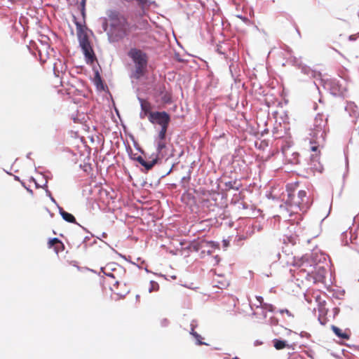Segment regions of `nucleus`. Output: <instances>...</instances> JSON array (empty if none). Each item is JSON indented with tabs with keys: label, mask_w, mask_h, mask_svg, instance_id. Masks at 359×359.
I'll use <instances>...</instances> for the list:
<instances>
[{
	"label": "nucleus",
	"mask_w": 359,
	"mask_h": 359,
	"mask_svg": "<svg viewBox=\"0 0 359 359\" xmlns=\"http://www.w3.org/2000/svg\"><path fill=\"white\" fill-rule=\"evenodd\" d=\"M102 27L112 42L119 41L128 36L132 29L126 16L114 10L108 11L107 18L104 20Z\"/></svg>",
	"instance_id": "1"
},
{
	"label": "nucleus",
	"mask_w": 359,
	"mask_h": 359,
	"mask_svg": "<svg viewBox=\"0 0 359 359\" xmlns=\"http://www.w3.org/2000/svg\"><path fill=\"white\" fill-rule=\"evenodd\" d=\"M117 266H118L115 263H109L101 267V271L107 276L104 279V283L114 293L123 297L128 294V291L126 289L118 290L119 280L118 279Z\"/></svg>",
	"instance_id": "2"
},
{
	"label": "nucleus",
	"mask_w": 359,
	"mask_h": 359,
	"mask_svg": "<svg viewBox=\"0 0 359 359\" xmlns=\"http://www.w3.org/2000/svg\"><path fill=\"white\" fill-rule=\"evenodd\" d=\"M76 34L80 46L86 57L88 63H93L95 60V55L90 45L86 31L79 22H76Z\"/></svg>",
	"instance_id": "3"
},
{
	"label": "nucleus",
	"mask_w": 359,
	"mask_h": 359,
	"mask_svg": "<svg viewBox=\"0 0 359 359\" xmlns=\"http://www.w3.org/2000/svg\"><path fill=\"white\" fill-rule=\"evenodd\" d=\"M287 202L291 208H294L293 211L297 212V210L306 212L310 206L311 202L306 196V192L304 190L299 191L296 196L293 193H288Z\"/></svg>",
	"instance_id": "4"
},
{
	"label": "nucleus",
	"mask_w": 359,
	"mask_h": 359,
	"mask_svg": "<svg viewBox=\"0 0 359 359\" xmlns=\"http://www.w3.org/2000/svg\"><path fill=\"white\" fill-rule=\"evenodd\" d=\"M149 121L153 124H158L162 127H168L170 117L165 111H154L149 114Z\"/></svg>",
	"instance_id": "5"
},
{
	"label": "nucleus",
	"mask_w": 359,
	"mask_h": 359,
	"mask_svg": "<svg viewBox=\"0 0 359 359\" xmlns=\"http://www.w3.org/2000/svg\"><path fill=\"white\" fill-rule=\"evenodd\" d=\"M128 56L134 62L135 66H147V55L141 50L131 48L128 52Z\"/></svg>",
	"instance_id": "6"
},
{
	"label": "nucleus",
	"mask_w": 359,
	"mask_h": 359,
	"mask_svg": "<svg viewBox=\"0 0 359 359\" xmlns=\"http://www.w3.org/2000/svg\"><path fill=\"white\" fill-rule=\"evenodd\" d=\"M139 101L141 107V112L140 114V117L141 118H144L145 117H149V114L154 113L151 111V103L142 98H139Z\"/></svg>",
	"instance_id": "7"
},
{
	"label": "nucleus",
	"mask_w": 359,
	"mask_h": 359,
	"mask_svg": "<svg viewBox=\"0 0 359 359\" xmlns=\"http://www.w3.org/2000/svg\"><path fill=\"white\" fill-rule=\"evenodd\" d=\"M212 284L214 287L219 289H224L229 285L228 280L222 275L215 274L212 278Z\"/></svg>",
	"instance_id": "8"
},
{
	"label": "nucleus",
	"mask_w": 359,
	"mask_h": 359,
	"mask_svg": "<svg viewBox=\"0 0 359 359\" xmlns=\"http://www.w3.org/2000/svg\"><path fill=\"white\" fill-rule=\"evenodd\" d=\"M157 147V157L156 158H163L168 156V149L166 140H156Z\"/></svg>",
	"instance_id": "9"
},
{
	"label": "nucleus",
	"mask_w": 359,
	"mask_h": 359,
	"mask_svg": "<svg viewBox=\"0 0 359 359\" xmlns=\"http://www.w3.org/2000/svg\"><path fill=\"white\" fill-rule=\"evenodd\" d=\"M48 248H54L56 253L62 252L65 250V245L63 243L57 238H51L48 242Z\"/></svg>",
	"instance_id": "10"
},
{
	"label": "nucleus",
	"mask_w": 359,
	"mask_h": 359,
	"mask_svg": "<svg viewBox=\"0 0 359 359\" xmlns=\"http://www.w3.org/2000/svg\"><path fill=\"white\" fill-rule=\"evenodd\" d=\"M327 126V120H323L322 116H318L315 118V130L317 132L325 133Z\"/></svg>",
	"instance_id": "11"
},
{
	"label": "nucleus",
	"mask_w": 359,
	"mask_h": 359,
	"mask_svg": "<svg viewBox=\"0 0 359 359\" xmlns=\"http://www.w3.org/2000/svg\"><path fill=\"white\" fill-rule=\"evenodd\" d=\"M158 96H161V99L164 104L171 102L172 95L171 93L165 90L164 86H160L158 89Z\"/></svg>",
	"instance_id": "12"
},
{
	"label": "nucleus",
	"mask_w": 359,
	"mask_h": 359,
	"mask_svg": "<svg viewBox=\"0 0 359 359\" xmlns=\"http://www.w3.org/2000/svg\"><path fill=\"white\" fill-rule=\"evenodd\" d=\"M137 161L139 162L142 166H144L147 170H149L157 163V158H155L151 161L147 162L144 161V159L142 156H138L137 158Z\"/></svg>",
	"instance_id": "13"
},
{
	"label": "nucleus",
	"mask_w": 359,
	"mask_h": 359,
	"mask_svg": "<svg viewBox=\"0 0 359 359\" xmlns=\"http://www.w3.org/2000/svg\"><path fill=\"white\" fill-rule=\"evenodd\" d=\"M332 330L337 337L342 339H348L350 337V335L346 332L342 331V330L335 325L332 326Z\"/></svg>",
	"instance_id": "14"
},
{
	"label": "nucleus",
	"mask_w": 359,
	"mask_h": 359,
	"mask_svg": "<svg viewBox=\"0 0 359 359\" xmlns=\"http://www.w3.org/2000/svg\"><path fill=\"white\" fill-rule=\"evenodd\" d=\"M199 192L201 194L202 202L209 201L210 199L215 200V192L205 190H201Z\"/></svg>",
	"instance_id": "15"
},
{
	"label": "nucleus",
	"mask_w": 359,
	"mask_h": 359,
	"mask_svg": "<svg viewBox=\"0 0 359 359\" xmlns=\"http://www.w3.org/2000/svg\"><path fill=\"white\" fill-rule=\"evenodd\" d=\"M60 213L62 217L63 218V219H65V221L70 222V223H76L74 216L73 215H72L71 213H69L62 209H60Z\"/></svg>",
	"instance_id": "16"
},
{
	"label": "nucleus",
	"mask_w": 359,
	"mask_h": 359,
	"mask_svg": "<svg viewBox=\"0 0 359 359\" xmlns=\"http://www.w3.org/2000/svg\"><path fill=\"white\" fill-rule=\"evenodd\" d=\"M147 66H135L134 76L139 79L146 72Z\"/></svg>",
	"instance_id": "17"
},
{
	"label": "nucleus",
	"mask_w": 359,
	"mask_h": 359,
	"mask_svg": "<svg viewBox=\"0 0 359 359\" xmlns=\"http://www.w3.org/2000/svg\"><path fill=\"white\" fill-rule=\"evenodd\" d=\"M273 346L277 350H281L287 346L285 341L275 339L273 340Z\"/></svg>",
	"instance_id": "18"
},
{
	"label": "nucleus",
	"mask_w": 359,
	"mask_h": 359,
	"mask_svg": "<svg viewBox=\"0 0 359 359\" xmlns=\"http://www.w3.org/2000/svg\"><path fill=\"white\" fill-rule=\"evenodd\" d=\"M311 150L315 152V154L311 156V161H318L319 160L320 151L318 149V145L314 144L311 146Z\"/></svg>",
	"instance_id": "19"
},
{
	"label": "nucleus",
	"mask_w": 359,
	"mask_h": 359,
	"mask_svg": "<svg viewBox=\"0 0 359 359\" xmlns=\"http://www.w3.org/2000/svg\"><path fill=\"white\" fill-rule=\"evenodd\" d=\"M168 127H162L158 133V137L156 140H166L165 136Z\"/></svg>",
	"instance_id": "20"
},
{
	"label": "nucleus",
	"mask_w": 359,
	"mask_h": 359,
	"mask_svg": "<svg viewBox=\"0 0 359 359\" xmlns=\"http://www.w3.org/2000/svg\"><path fill=\"white\" fill-rule=\"evenodd\" d=\"M125 2L127 3H131L133 1H135L138 6L140 7H144L146 5H147L149 0H123Z\"/></svg>",
	"instance_id": "21"
},
{
	"label": "nucleus",
	"mask_w": 359,
	"mask_h": 359,
	"mask_svg": "<svg viewBox=\"0 0 359 359\" xmlns=\"http://www.w3.org/2000/svg\"><path fill=\"white\" fill-rule=\"evenodd\" d=\"M149 284H150V287L148 289L149 292L158 290L159 285L157 282L151 280V281H150Z\"/></svg>",
	"instance_id": "22"
},
{
	"label": "nucleus",
	"mask_w": 359,
	"mask_h": 359,
	"mask_svg": "<svg viewBox=\"0 0 359 359\" xmlns=\"http://www.w3.org/2000/svg\"><path fill=\"white\" fill-rule=\"evenodd\" d=\"M307 263L304 261L302 262V264L300 265L302 268L301 271H303L304 272H307L308 274H309L310 273H312L313 272V265H310L309 267L310 269H307L305 266H307Z\"/></svg>",
	"instance_id": "23"
},
{
	"label": "nucleus",
	"mask_w": 359,
	"mask_h": 359,
	"mask_svg": "<svg viewBox=\"0 0 359 359\" xmlns=\"http://www.w3.org/2000/svg\"><path fill=\"white\" fill-rule=\"evenodd\" d=\"M194 338L196 339L197 341V344L198 345H203V344H205L204 342L201 341V339H202L201 336L200 334H198V333H194Z\"/></svg>",
	"instance_id": "24"
},
{
	"label": "nucleus",
	"mask_w": 359,
	"mask_h": 359,
	"mask_svg": "<svg viewBox=\"0 0 359 359\" xmlns=\"http://www.w3.org/2000/svg\"><path fill=\"white\" fill-rule=\"evenodd\" d=\"M262 307L264 309H268L269 311H273V309H274V307L273 305L271 304H266L264 303V305L262 306Z\"/></svg>",
	"instance_id": "25"
},
{
	"label": "nucleus",
	"mask_w": 359,
	"mask_h": 359,
	"mask_svg": "<svg viewBox=\"0 0 359 359\" xmlns=\"http://www.w3.org/2000/svg\"><path fill=\"white\" fill-rule=\"evenodd\" d=\"M126 289L128 291V293L129 292L128 287L126 285V284L122 283L119 281V285H118V290H125Z\"/></svg>",
	"instance_id": "26"
},
{
	"label": "nucleus",
	"mask_w": 359,
	"mask_h": 359,
	"mask_svg": "<svg viewBox=\"0 0 359 359\" xmlns=\"http://www.w3.org/2000/svg\"><path fill=\"white\" fill-rule=\"evenodd\" d=\"M257 301L260 303L261 306H262L264 305V299L262 297L258 296L256 297Z\"/></svg>",
	"instance_id": "27"
},
{
	"label": "nucleus",
	"mask_w": 359,
	"mask_h": 359,
	"mask_svg": "<svg viewBox=\"0 0 359 359\" xmlns=\"http://www.w3.org/2000/svg\"><path fill=\"white\" fill-rule=\"evenodd\" d=\"M226 187L229 189H235L233 185V183L232 182H229L228 183H226Z\"/></svg>",
	"instance_id": "28"
},
{
	"label": "nucleus",
	"mask_w": 359,
	"mask_h": 359,
	"mask_svg": "<svg viewBox=\"0 0 359 359\" xmlns=\"http://www.w3.org/2000/svg\"><path fill=\"white\" fill-rule=\"evenodd\" d=\"M280 312L281 313H285L287 314L288 316H292L291 313L287 309L280 310Z\"/></svg>",
	"instance_id": "29"
},
{
	"label": "nucleus",
	"mask_w": 359,
	"mask_h": 359,
	"mask_svg": "<svg viewBox=\"0 0 359 359\" xmlns=\"http://www.w3.org/2000/svg\"><path fill=\"white\" fill-rule=\"evenodd\" d=\"M194 333H197V332H195V330H194V327H191V332H190V334L194 337Z\"/></svg>",
	"instance_id": "30"
},
{
	"label": "nucleus",
	"mask_w": 359,
	"mask_h": 359,
	"mask_svg": "<svg viewBox=\"0 0 359 359\" xmlns=\"http://www.w3.org/2000/svg\"><path fill=\"white\" fill-rule=\"evenodd\" d=\"M356 38H355V35H351L349 36V39L350 40H355Z\"/></svg>",
	"instance_id": "31"
},
{
	"label": "nucleus",
	"mask_w": 359,
	"mask_h": 359,
	"mask_svg": "<svg viewBox=\"0 0 359 359\" xmlns=\"http://www.w3.org/2000/svg\"><path fill=\"white\" fill-rule=\"evenodd\" d=\"M86 1V0H82V1H81V4H82L83 8H84V6H85Z\"/></svg>",
	"instance_id": "32"
},
{
	"label": "nucleus",
	"mask_w": 359,
	"mask_h": 359,
	"mask_svg": "<svg viewBox=\"0 0 359 359\" xmlns=\"http://www.w3.org/2000/svg\"><path fill=\"white\" fill-rule=\"evenodd\" d=\"M316 301H318V299H320V296L317 295V296L316 297Z\"/></svg>",
	"instance_id": "33"
}]
</instances>
